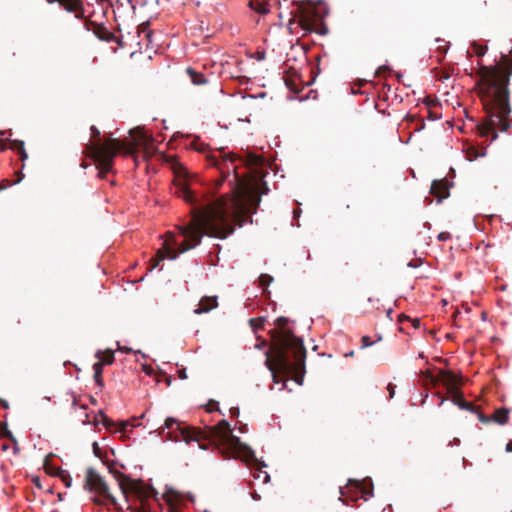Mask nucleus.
Segmentation results:
<instances>
[{
    "label": "nucleus",
    "instance_id": "f257e3e1",
    "mask_svg": "<svg viewBox=\"0 0 512 512\" xmlns=\"http://www.w3.org/2000/svg\"><path fill=\"white\" fill-rule=\"evenodd\" d=\"M172 169L175 174L174 194L191 206V220L188 225L179 227V235L184 238L181 243L173 232L166 233L151 270L164 259L175 260L179 254L196 247L204 235L226 238L234 232L235 225L243 226L256 210L255 196L247 187H236L230 195L210 199L190 188V173L180 162L174 160Z\"/></svg>",
    "mask_w": 512,
    "mask_h": 512
},
{
    "label": "nucleus",
    "instance_id": "f03ea898",
    "mask_svg": "<svg viewBox=\"0 0 512 512\" xmlns=\"http://www.w3.org/2000/svg\"><path fill=\"white\" fill-rule=\"evenodd\" d=\"M509 75L510 72L498 67L481 66L478 71L477 85L487 114L483 133L506 132L511 126Z\"/></svg>",
    "mask_w": 512,
    "mask_h": 512
},
{
    "label": "nucleus",
    "instance_id": "7ed1b4c3",
    "mask_svg": "<svg viewBox=\"0 0 512 512\" xmlns=\"http://www.w3.org/2000/svg\"><path fill=\"white\" fill-rule=\"evenodd\" d=\"M287 323L288 320L284 317L276 320V328L272 333V345L266 351L265 364L274 382H277L278 374H298L305 367L306 349L303 340L294 335L287 327Z\"/></svg>",
    "mask_w": 512,
    "mask_h": 512
},
{
    "label": "nucleus",
    "instance_id": "20e7f679",
    "mask_svg": "<svg viewBox=\"0 0 512 512\" xmlns=\"http://www.w3.org/2000/svg\"><path fill=\"white\" fill-rule=\"evenodd\" d=\"M155 432L164 440L170 441H184L189 443L191 441H199L201 438L207 437L212 441L219 442L220 444H227L235 449L243 450L244 457L247 460L254 458V452L249 447L243 445L239 438L232 434L230 424L226 420H221L216 426L210 427L208 435H204L200 429L184 425L177 419L168 417L164 425L155 430Z\"/></svg>",
    "mask_w": 512,
    "mask_h": 512
},
{
    "label": "nucleus",
    "instance_id": "39448f33",
    "mask_svg": "<svg viewBox=\"0 0 512 512\" xmlns=\"http://www.w3.org/2000/svg\"><path fill=\"white\" fill-rule=\"evenodd\" d=\"M90 130L93 141L86 145V151L96 162L100 178H104L112 170L114 157L122 150L133 153L136 149H143L145 155L152 153L153 138L145 131L138 130L134 134L131 133V142L126 144L111 137L101 142L100 131L95 126H91Z\"/></svg>",
    "mask_w": 512,
    "mask_h": 512
},
{
    "label": "nucleus",
    "instance_id": "423d86ee",
    "mask_svg": "<svg viewBox=\"0 0 512 512\" xmlns=\"http://www.w3.org/2000/svg\"><path fill=\"white\" fill-rule=\"evenodd\" d=\"M278 17L287 19V27L292 34L305 36L309 33L326 35L328 27L324 22V16L310 1L278 0Z\"/></svg>",
    "mask_w": 512,
    "mask_h": 512
},
{
    "label": "nucleus",
    "instance_id": "0eeeda50",
    "mask_svg": "<svg viewBox=\"0 0 512 512\" xmlns=\"http://www.w3.org/2000/svg\"><path fill=\"white\" fill-rule=\"evenodd\" d=\"M117 482L130 512H151L150 499L158 500L157 491L141 480L119 474Z\"/></svg>",
    "mask_w": 512,
    "mask_h": 512
},
{
    "label": "nucleus",
    "instance_id": "6e6552de",
    "mask_svg": "<svg viewBox=\"0 0 512 512\" xmlns=\"http://www.w3.org/2000/svg\"><path fill=\"white\" fill-rule=\"evenodd\" d=\"M84 488L93 494L94 502L98 504H109L117 509H122L121 506H118L115 497L109 492L105 481L93 469L87 470Z\"/></svg>",
    "mask_w": 512,
    "mask_h": 512
},
{
    "label": "nucleus",
    "instance_id": "1a4fd4ad",
    "mask_svg": "<svg viewBox=\"0 0 512 512\" xmlns=\"http://www.w3.org/2000/svg\"><path fill=\"white\" fill-rule=\"evenodd\" d=\"M138 420L139 419L134 418L132 420V423H130L129 421H122L119 424H116L114 421L109 419L102 411H99V413L94 416V419H93L92 422H90L88 420L87 421L85 420V421H83V423L84 424L92 423L95 426H97L100 423H102L103 426L106 429H108L109 431H112L115 428L114 432H125L129 425H131L132 427L139 426L140 423L138 422Z\"/></svg>",
    "mask_w": 512,
    "mask_h": 512
},
{
    "label": "nucleus",
    "instance_id": "9d476101",
    "mask_svg": "<svg viewBox=\"0 0 512 512\" xmlns=\"http://www.w3.org/2000/svg\"><path fill=\"white\" fill-rule=\"evenodd\" d=\"M49 4L58 3L69 13H75V17L80 19L83 16V3L81 0H46Z\"/></svg>",
    "mask_w": 512,
    "mask_h": 512
},
{
    "label": "nucleus",
    "instance_id": "9b49d317",
    "mask_svg": "<svg viewBox=\"0 0 512 512\" xmlns=\"http://www.w3.org/2000/svg\"><path fill=\"white\" fill-rule=\"evenodd\" d=\"M163 498L168 505L167 512H179L180 503L182 501V495L179 492L168 489L164 493Z\"/></svg>",
    "mask_w": 512,
    "mask_h": 512
},
{
    "label": "nucleus",
    "instance_id": "f8f14e48",
    "mask_svg": "<svg viewBox=\"0 0 512 512\" xmlns=\"http://www.w3.org/2000/svg\"><path fill=\"white\" fill-rule=\"evenodd\" d=\"M217 306L218 302L216 296H204L201 298L197 307L194 309V314L200 315L203 313H208Z\"/></svg>",
    "mask_w": 512,
    "mask_h": 512
},
{
    "label": "nucleus",
    "instance_id": "ddd939ff",
    "mask_svg": "<svg viewBox=\"0 0 512 512\" xmlns=\"http://www.w3.org/2000/svg\"><path fill=\"white\" fill-rule=\"evenodd\" d=\"M431 193L438 198L440 202L443 198L448 196V188L445 180H435L431 185Z\"/></svg>",
    "mask_w": 512,
    "mask_h": 512
},
{
    "label": "nucleus",
    "instance_id": "4468645a",
    "mask_svg": "<svg viewBox=\"0 0 512 512\" xmlns=\"http://www.w3.org/2000/svg\"><path fill=\"white\" fill-rule=\"evenodd\" d=\"M509 409L505 407L498 408L492 414V421L499 424L504 425L509 420Z\"/></svg>",
    "mask_w": 512,
    "mask_h": 512
},
{
    "label": "nucleus",
    "instance_id": "2eb2a0df",
    "mask_svg": "<svg viewBox=\"0 0 512 512\" xmlns=\"http://www.w3.org/2000/svg\"><path fill=\"white\" fill-rule=\"evenodd\" d=\"M187 74L189 75L191 82L195 85H201L206 83L205 76L192 68H187Z\"/></svg>",
    "mask_w": 512,
    "mask_h": 512
},
{
    "label": "nucleus",
    "instance_id": "dca6fc26",
    "mask_svg": "<svg viewBox=\"0 0 512 512\" xmlns=\"http://www.w3.org/2000/svg\"><path fill=\"white\" fill-rule=\"evenodd\" d=\"M96 357L99 358L98 362H103V366L112 364L114 361V354L111 351H106L104 353L98 351L96 353Z\"/></svg>",
    "mask_w": 512,
    "mask_h": 512
},
{
    "label": "nucleus",
    "instance_id": "f3484780",
    "mask_svg": "<svg viewBox=\"0 0 512 512\" xmlns=\"http://www.w3.org/2000/svg\"><path fill=\"white\" fill-rule=\"evenodd\" d=\"M436 42L439 43V45L437 46V49H436V53H437L436 57L438 58V61L440 62L442 60V58H444V56L447 53L448 42H446L442 39H436Z\"/></svg>",
    "mask_w": 512,
    "mask_h": 512
},
{
    "label": "nucleus",
    "instance_id": "a211bd4d",
    "mask_svg": "<svg viewBox=\"0 0 512 512\" xmlns=\"http://www.w3.org/2000/svg\"><path fill=\"white\" fill-rule=\"evenodd\" d=\"M94 370V380L99 386H103L102 379V371H103V362H96L93 365Z\"/></svg>",
    "mask_w": 512,
    "mask_h": 512
},
{
    "label": "nucleus",
    "instance_id": "6ab92c4d",
    "mask_svg": "<svg viewBox=\"0 0 512 512\" xmlns=\"http://www.w3.org/2000/svg\"><path fill=\"white\" fill-rule=\"evenodd\" d=\"M468 52L469 53L471 52V53L475 54L478 57H482L487 52V46L484 45V44H480V43L474 42V43L471 44L470 50Z\"/></svg>",
    "mask_w": 512,
    "mask_h": 512
},
{
    "label": "nucleus",
    "instance_id": "aec40b11",
    "mask_svg": "<svg viewBox=\"0 0 512 512\" xmlns=\"http://www.w3.org/2000/svg\"><path fill=\"white\" fill-rule=\"evenodd\" d=\"M253 477L255 479H261L263 483H268L270 481V475L267 471L262 470V467L257 468L253 472Z\"/></svg>",
    "mask_w": 512,
    "mask_h": 512
},
{
    "label": "nucleus",
    "instance_id": "412c9836",
    "mask_svg": "<svg viewBox=\"0 0 512 512\" xmlns=\"http://www.w3.org/2000/svg\"><path fill=\"white\" fill-rule=\"evenodd\" d=\"M265 319L262 317L259 318H251L249 320L250 326L253 329L254 332H256L259 329H262L264 327Z\"/></svg>",
    "mask_w": 512,
    "mask_h": 512
},
{
    "label": "nucleus",
    "instance_id": "4be33fe9",
    "mask_svg": "<svg viewBox=\"0 0 512 512\" xmlns=\"http://www.w3.org/2000/svg\"><path fill=\"white\" fill-rule=\"evenodd\" d=\"M455 404H457L461 409L468 410L470 412L477 411V407L472 403L466 402L464 399L455 400Z\"/></svg>",
    "mask_w": 512,
    "mask_h": 512
},
{
    "label": "nucleus",
    "instance_id": "5701e85b",
    "mask_svg": "<svg viewBox=\"0 0 512 512\" xmlns=\"http://www.w3.org/2000/svg\"><path fill=\"white\" fill-rule=\"evenodd\" d=\"M273 281V277L268 274H261L259 276V285L261 287H267Z\"/></svg>",
    "mask_w": 512,
    "mask_h": 512
},
{
    "label": "nucleus",
    "instance_id": "b1692460",
    "mask_svg": "<svg viewBox=\"0 0 512 512\" xmlns=\"http://www.w3.org/2000/svg\"><path fill=\"white\" fill-rule=\"evenodd\" d=\"M473 413H475L477 415V418L478 420L481 422V423H484V424H488L490 422H493L492 421V415L490 416H486L484 415L480 410L479 408L477 407V411H474Z\"/></svg>",
    "mask_w": 512,
    "mask_h": 512
},
{
    "label": "nucleus",
    "instance_id": "393cba45",
    "mask_svg": "<svg viewBox=\"0 0 512 512\" xmlns=\"http://www.w3.org/2000/svg\"><path fill=\"white\" fill-rule=\"evenodd\" d=\"M259 14L265 15L270 12L269 5L267 3H258L254 8Z\"/></svg>",
    "mask_w": 512,
    "mask_h": 512
},
{
    "label": "nucleus",
    "instance_id": "a878e982",
    "mask_svg": "<svg viewBox=\"0 0 512 512\" xmlns=\"http://www.w3.org/2000/svg\"><path fill=\"white\" fill-rule=\"evenodd\" d=\"M361 342V348H367L374 344V341H372L369 336H363Z\"/></svg>",
    "mask_w": 512,
    "mask_h": 512
},
{
    "label": "nucleus",
    "instance_id": "bb28decb",
    "mask_svg": "<svg viewBox=\"0 0 512 512\" xmlns=\"http://www.w3.org/2000/svg\"><path fill=\"white\" fill-rule=\"evenodd\" d=\"M2 436L9 439L11 442H13V444H16V438L14 437L12 432L9 429H7V427H5Z\"/></svg>",
    "mask_w": 512,
    "mask_h": 512
},
{
    "label": "nucleus",
    "instance_id": "cd10ccee",
    "mask_svg": "<svg viewBox=\"0 0 512 512\" xmlns=\"http://www.w3.org/2000/svg\"><path fill=\"white\" fill-rule=\"evenodd\" d=\"M19 153H20V157H21V160L24 161L25 159H27V153L24 149V143L23 142H20V146H19Z\"/></svg>",
    "mask_w": 512,
    "mask_h": 512
},
{
    "label": "nucleus",
    "instance_id": "c85d7f7f",
    "mask_svg": "<svg viewBox=\"0 0 512 512\" xmlns=\"http://www.w3.org/2000/svg\"><path fill=\"white\" fill-rule=\"evenodd\" d=\"M439 241H447L451 238V235L449 232H441L437 236Z\"/></svg>",
    "mask_w": 512,
    "mask_h": 512
},
{
    "label": "nucleus",
    "instance_id": "c756f323",
    "mask_svg": "<svg viewBox=\"0 0 512 512\" xmlns=\"http://www.w3.org/2000/svg\"><path fill=\"white\" fill-rule=\"evenodd\" d=\"M92 448H93V452L96 456H100V448H99V445H98V442L94 441L92 443Z\"/></svg>",
    "mask_w": 512,
    "mask_h": 512
},
{
    "label": "nucleus",
    "instance_id": "7c9ffc66",
    "mask_svg": "<svg viewBox=\"0 0 512 512\" xmlns=\"http://www.w3.org/2000/svg\"><path fill=\"white\" fill-rule=\"evenodd\" d=\"M387 390L389 392V398H393L394 397V394H395V386L393 384H389L387 386Z\"/></svg>",
    "mask_w": 512,
    "mask_h": 512
},
{
    "label": "nucleus",
    "instance_id": "2f4dec72",
    "mask_svg": "<svg viewBox=\"0 0 512 512\" xmlns=\"http://www.w3.org/2000/svg\"><path fill=\"white\" fill-rule=\"evenodd\" d=\"M230 414H231V417H238L239 409L237 407L230 408Z\"/></svg>",
    "mask_w": 512,
    "mask_h": 512
},
{
    "label": "nucleus",
    "instance_id": "473e14b6",
    "mask_svg": "<svg viewBox=\"0 0 512 512\" xmlns=\"http://www.w3.org/2000/svg\"><path fill=\"white\" fill-rule=\"evenodd\" d=\"M178 376L180 379H186L187 375L184 369L178 371Z\"/></svg>",
    "mask_w": 512,
    "mask_h": 512
},
{
    "label": "nucleus",
    "instance_id": "72a5a7b5",
    "mask_svg": "<svg viewBox=\"0 0 512 512\" xmlns=\"http://www.w3.org/2000/svg\"><path fill=\"white\" fill-rule=\"evenodd\" d=\"M505 451H506V452H508V453L512 452V440H510V441L506 444Z\"/></svg>",
    "mask_w": 512,
    "mask_h": 512
},
{
    "label": "nucleus",
    "instance_id": "f704fd0d",
    "mask_svg": "<svg viewBox=\"0 0 512 512\" xmlns=\"http://www.w3.org/2000/svg\"><path fill=\"white\" fill-rule=\"evenodd\" d=\"M0 405L1 407H3L4 409H7L9 407V404L6 400H3L0 398Z\"/></svg>",
    "mask_w": 512,
    "mask_h": 512
},
{
    "label": "nucleus",
    "instance_id": "c9c22d12",
    "mask_svg": "<svg viewBox=\"0 0 512 512\" xmlns=\"http://www.w3.org/2000/svg\"><path fill=\"white\" fill-rule=\"evenodd\" d=\"M19 451H20V448H19L18 442L16 441V444H13V453L17 454V453H19Z\"/></svg>",
    "mask_w": 512,
    "mask_h": 512
},
{
    "label": "nucleus",
    "instance_id": "e433bc0d",
    "mask_svg": "<svg viewBox=\"0 0 512 512\" xmlns=\"http://www.w3.org/2000/svg\"><path fill=\"white\" fill-rule=\"evenodd\" d=\"M460 443V440L458 438H454L453 441L449 442V445H458Z\"/></svg>",
    "mask_w": 512,
    "mask_h": 512
},
{
    "label": "nucleus",
    "instance_id": "4c0bfd02",
    "mask_svg": "<svg viewBox=\"0 0 512 512\" xmlns=\"http://www.w3.org/2000/svg\"><path fill=\"white\" fill-rule=\"evenodd\" d=\"M300 212H301L300 210L295 209V210L293 211L294 218H298V217H299V215H300Z\"/></svg>",
    "mask_w": 512,
    "mask_h": 512
},
{
    "label": "nucleus",
    "instance_id": "58836bf2",
    "mask_svg": "<svg viewBox=\"0 0 512 512\" xmlns=\"http://www.w3.org/2000/svg\"><path fill=\"white\" fill-rule=\"evenodd\" d=\"M64 482L67 487H69L71 485V479L68 480V479L64 478Z\"/></svg>",
    "mask_w": 512,
    "mask_h": 512
},
{
    "label": "nucleus",
    "instance_id": "ea45409f",
    "mask_svg": "<svg viewBox=\"0 0 512 512\" xmlns=\"http://www.w3.org/2000/svg\"><path fill=\"white\" fill-rule=\"evenodd\" d=\"M252 498H253L254 500H259V499H260V496H259L257 493H253V494H252Z\"/></svg>",
    "mask_w": 512,
    "mask_h": 512
},
{
    "label": "nucleus",
    "instance_id": "a19ab883",
    "mask_svg": "<svg viewBox=\"0 0 512 512\" xmlns=\"http://www.w3.org/2000/svg\"><path fill=\"white\" fill-rule=\"evenodd\" d=\"M6 183H7V184L3 185V186L1 187V189H5L8 185H10V183H9V181H8V180H6Z\"/></svg>",
    "mask_w": 512,
    "mask_h": 512
},
{
    "label": "nucleus",
    "instance_id": "79ce46f5",
    "mask_svg": "<svg viewBox=\"0 0 512 512\" xmlns=\"http://www.w3.org/2000/svg\"><path fill=\"white\" fill-rule=\"evenodd\" d=\"M418 357H419V358H421V359H424V358H425V355H424V353H423V352H421V353H419Z\"/></svg>",
    "mask_w": 512,
    "mask_h": 512
},
{
    "label": "nucleus",
    "instance_id": "37998d69",
    "mask_svg": "<svg viewBox=\"0 0 512 512\" xmlns=\"http://www.w3.org/2000/svg\"><path fill=\"white\" fill-rule=\"evenodd\" d=\"M8 448H9V446L7 444L2 445L3 450H7Z\"/></svg>",
    "mask_w": 512,
    "mask_h": 512
},
{
    "label": "nucleus",
    "instance_id": "c03bdc74",
    "mask_svg": "<svg viewBox=\"0 0 512 512\" xmlns=\"http://www.w3.org/2000/svg\"><path fill=\"white\" fill-rule=\"evenodd\" d=\"M58 498H59V500H62V499H63V495H62V493H59V494H58Z\"/></svg>",
    "mask_w": 512,
    "mask_h": 512
},
{
    "label": "nucleus",
    "instance_id": "a18cd8bd",
    "mask_svg": "<svg viewBox=\"0 0 512 512\" xmlns=\"http://www.w3.org/2000/svg\"><path fill=\"white\" fill-rule=\"evenodd\" d=\"M352 355H353V351H351L348 354H346V356H352Z\"/></svg>",
    "mask_w": 512,
    "mask_h": 512
},
{
    "label": "nucleus",
    "instance_id": "49530a36",
    "mask_svg": "<svg viewBox=\"0 0 512 512\" xmlns=\"http://www.w3.org/2000/svg\"><path fill=\"white\" fill-rule=\"evenodd\" d=\"M340 492H341V495H345V493H344L342 488H340Z\"/></svg>",
    "mask_w": 512,
    "mask_h": 512
},
{
    "label": "nucleus",
    "instance_id": "de8ad7c7",
    "mask_svg": "<svg viewBox=\"0 0 512 512\" xmlns=\"http://www.w3.org/2000/svg\"><path fill=\"white\" fill-rule=\"evenodd\" d=\"M129 3H132V0H128Z\"/></svg>",
    "mask_w": 512,
    "mask_h": 512
}]
</instances>
